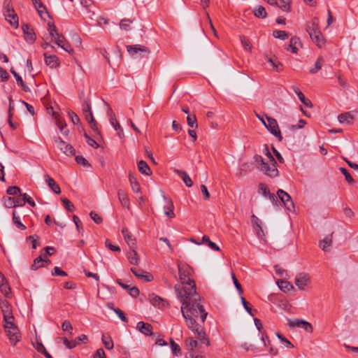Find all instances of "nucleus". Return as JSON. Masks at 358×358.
I'll return each instance as SVG.
<instances>
[{
    "label": "nucleus",
    "mask_w": 358,
    "mask_h": 358,
    "mask_svg": "<svg viewBox=\"0 0 358 358\" xmlns=\"http://www.w3.org/2000/svg\"><path fill=\"white\" fill-rule=\"evenodd\" d=\"M45 181L48 185V187L57 194L61 192V189L59 186L57 184L55 180L50 178L48 175L45 176Z\"/></svg>",
    "instance_id": "nucleus-25"
},
{
    "label": "nucleus",
    "mask_w": 358,
    "mask_h": 358,
    "mask_svg": "<svg viewBox=\"0 0 358 358\" xmlns=\"http://www.w3.org/2000/svg\"><path fill=\"white\" fill-rule=\"evenodd\" d=\"M136 329L143 334L145 336H150L152 334V327L149 323L143 322H139L137 323Z\"/></svg>",
    "instance_id": "nucleus-17"
},
{
    "label": "nucleus",
    "mask_w": 358,
    "mask_h": 358,
    "mask_svg": "<svg viewBox=\"0 0 358 358\" xmlns=\"http://www.w3.org/2000/svg\"><path fill=\"white\" fill-rule=\"evenodd\" d=\"M175 172L181 176L182 180H183L184 183L189 187H192L193 185V182L190 177L188 176V174L184 171L180 170H176Z\"/></svg>",
    "instance_id": "nucleus-33"
},
{
    "label": "nucleus",
    "mask_w": 358,
    "mask_h": 358,
    "mask_svg": "<svg viewBox=\"0 0 358 358\" xmlns=\"http://www.w3.org/2000/svg\"><path fill=\"white\" fill-rule=\"evenodd\" d=\"M258 192L265 197H268L271 194L264 183H259Z\"/></svg>",
    "instance_id": "nucleus-46"
},
{
    "label": "nucleus",
    "mask_w": 358,
    "mask_h": 358,
    "mask_svg": "<svg viewBox=\"0 0 358 358\" xmlns=\"http://www.w3.org/2000/svg\"><path fill=\"white\" fill-rule=\"evenodd\" d=\"M62 340L64 344L68 349L74 348L78 345V341L76 340L69 341L66 338H63Z\"/></svg>",
    "instance_id": "nucleus-54"
},
{
    "label": "nucleus",
    "mask_w": 358,
    "mask_h": 358,
    "mask_svg": "<svg viewBox=\"0 0 358 358\" xmlns=\"http://www.w3.org/2000/svg\"><path fill=\"white\" fill-rule=\"evenodd\" d=\"M13 224L17 227L20 230H25L26 227L24 225L21 221L19 216L17 215V213L15 210L13 212Z\"/></svg>",
    "instance_id": "nucleus-37"
},
{
    "label": "nucleus",
    "mask_w": 358,
    "mask_h": 358,
    "mask_svg": "<svg viewBox=\"0 0 358 358\" xmlns=\"http://www.w3.org/2000/svg\"><path fill=\"white\" fill-rule=\"evenodd\" d=\"M27 239L31 241L32 248L34 249H36L38 247V241L39 238L37 235L29 236V237H27Z\"/></svg>",
    "instance_id": "nucleus-62"
},
{
    "label": "nucleus",
    "mask_w": 358,
    "mask_h": 358,
    "mask_svg": "<svg viewBox=\"0 0 358 358\" xmlns=\"http://www.w3.org/2000/svg\"><path fill=\"white\" fill-rule=\"evenodd\" d=\"M127 50L134 58H148L150 50L145 46L141 45H127Z\"/></svg>",
    "instance_id": "nucleus-2"
},
{
    "label": "nucleus",
    "mask_w": 358,
    "mask_h": 358,
    "mask_svg": "<svg viewBox=\"0 0 358 358\" xmlns=\"http://www.w3.org/2000/svg\"><path fill=\"white\" fill-rule=\"evenodd\" d=\"M105 245L112 251L114 252H120V248L117 245H113L108 239H106L105 241Z\"/></svg>",
    "instance_id": "nucleus-61"
},
{
    "label": "nucleus",
    "mask_w": 358,
    "mask_h": 358,
    "mask_svg": "<svg viewBox=\"0 0 358 358\" xmlns=\"http://www.w3.org/2000/svg\"><path fill=\"white\" fill-rule=\"evenodd\" d=\"M302 46L301 40L297 36H293L289 41V47L287 48V50H291L293 53H296L299 48Z\"/></svg>",
    "instance_id": "nucleus-22"
},
{
    "label": "nucleus",
    "mask_w": 358,
    "mask_h": 358,
    "mask_svg": "<svg viewBox=\"0 0 358 358\" xmlns=\"http://www.w3.org/2000/svg\"><path fill=\"white\" fill-rule=\"evenodd\" d=\"M0 291L6 297H9L11 289L7 281L0 285Z\"/></svg>",
    "instance_id": "nucleus-41"
},
{
    "label": "nucleus",
    "mask_w": 358,
    "mask_h": 358,
    "mask_svg": "<svg viewBox=\"0 0 358 358\" xmlns=\"http://www.w3.org/2000/svg\"><path fill=\"white\" fill-rule=\"evenodd\" d=\"M90 216L96 224H100L103 221L102 217L94 211H91Z\"/></svg>",
    "instance_id": "nucleus-56"
},
{
    "label": "nucleus",
    "mask_w": 358,
    "mask_h": 358,
    "mask_svg": "<svg viewBox=\"0 0 358 358\" xmlns=\"http://www.w3.org/2000/svg\"><path fill=\"white\" fill-rule=\"evenodd\" d=\"M187 124L192 128H197L198 124L195 115H188L187 117Z\"/></svg>",
    "instance_id": "nucleus-48"
},
{
    "label": "nucleus",
    "mask_w": 358,
    "mask_h": 358,
    "mask_svg": "<svg viewBox=\"0 0 358 358\" xmlns=\"http://www.w3.org/2000/svg\"><path fill=\"white\" fill-rule=\"evenodd\" d=\"M138 169L139 171L143 174H145L146 176L152 175V171L150 168L149 167L148 164L143 160H141L138 162Z\"/></svg>",
    "instance_id": "nucleus-28"
},
{
    "label": "nucleus",
    "mask_w": 358,
    "mask_h": 358,
    "mask_svg": "<svg viewBox=\"0 0 358 358\" xmlns=\"http://www.w3.org/2000/svg\"><path fill=\"white\" fill-rule=\"evenodd\" d=\"M43 262L50 263V261L49 259H44L41 256L38 257L34 261V263L31 266V268L33 271H36L38 268L42 267L43 266Z\"/></svg>",
    "instance_id": "nucleus-35"
},
{
    "label": "nucleus",
    "mask_w": 358,
    "mask_h": 358,
    "mask_svg": "<svg viewBox=\"0 0 358 358\" xmlns=\"http://www.w3.org/2000/svg\"><path fill=\"white\" fill-rule=\"evenodd\" d=\"M55 43L69 54L73 53V49L63 34H60L54 40Z\"/></svg>",
    "instance_id": "nucleus-11"
},
{
    "label": "nucleus",
    "mask_w": 358,
    "mask_h": 358,
    "mask_svg": "<svg viewBox=\"0 0 358 358\" xmlns=\"http://www.w3.org/2000/svg\"><path fill=\"white\" fill-rule=\"evenodd\" d=\"M127 258L131 264L137 265L138 264V255L136 251L133 248H130V250L127 252Z\"/></svg>",
    "instance_id": "nucleus-29"
},
{
    "label": "nucleus",
    "mask_w": 358,
    "mask_h": 358,
    "mask_svg": "<svg viewBox=\"0 0 358 358\" xmlns=\"http://www.w3.org/2000/svg\"><path fill=\"white\" fill-rule=\"evenodd\" d=\"M266 120L268 121V127L267 129L275 136L279 141L282 140V136L281 135L278 122L275 119L266 116Z\"/></svg>",
    "instance_id": "nucleus-6"
},
{
    "label": "nucleus",
    "mask_w": 358,
    "mask_h": 358,
    "mask_svg": "<svg viewBox=\"0 0 358 358\" xmlns=\"http://www.w3.org/2000/svg\"><path fill=\"white\" fill-rule=\"evenodd\" d=\"M0 307L3 313L4 322L14 320L12 307L8 301L1 300Z\"/></svg>",
    "instance_id": "nucleus-8"
},
{
    "label": "nucleus",
    "mask_w": 358,
    "mask_h": 358,
    "mask_svg": "<svg viewBox=\"0 0 358 358\" xmlns=\"http://www.w3.org/2000/svg\"><path fill=\"white\" fill-rule=\"evenodd\" d=\"M57 147L64 154L68 156H73L76 154V150L73 147L64 141L60 137H58L55 140Z\"/></svg>",
    "instance_id": "nucleus-5"
},
{
    "label": "nucleus",
    "mask_w": 358,
    "mask_h": 358,
    "mask_svg": "<svg viewBox=\"0 0 358 358\" xmlns=\"http://www.w3.org/2000/svg\"><path fill=\"white\" fill-rule=\"evenodd\" d=\"M76 161L78 164H80L85 167H90V164L87 162V160L84 158L83 156H76Z\"/></svg>",
    "instance_id": "nucleus-57"
},
{
    "label": "nucleus",
    "mask_w": 358,
    "mask_h": 358,
    "mask_svg": "<svg viewBox=\"0 0 358 358\" xmlns=\"http://www.w3.org/2000/svg\"><path fill=\"white\" fill-rule=\"evenodd\" d=\"M84 136L86 138V141L89 145L94 148H99V145L97 142L92 138L87 133L84 134Z\"/></svg>",
    "instance_id": "nucleus-55"
},
{
    "label": "nucleus",
    "mask_w": 358,
    "mask_h": 358,
    "mask_svg": "<svg viewBox=\"0 0 358 358\" xmlns=\"http://www.w3.org/2000/svg\"><path fill=\"white\" fill-rule=\"evenodd\" d=\"M134 22V20L122 19L120 22V27L124 30H129L130 24Z\"/></svg>",
    "instance_id": "nucleus-50"
},
{
    "label": "nucleus",
    "mask_w": 358,
    "mask_h": 358,
    "mask_svg": "<svg viewBox=\"0 0 358 358\" xmlns=\"http://www.w3.org/2000/svg\"><path fill=\"white\" fill-rule=\"evenodd\" d=\"M306 30L308 34L315 31H320V28L319 26V19L317 17H314L311 21L308 22L306 23Z\"/></svg>",
    "instance_id": "nucleus-20"
},
{
    "label": "nucleus",
    "mask_w": 358,
    "mask_h": 358,
    "mask_svg": "<svg viewBox=\"0 0 358 358\" xmlns=\"http://www.w3.org/2000/svg\"><path fill=\"white\" fill-rule=\"evenodd\" d=\"M280 4L278 5V7L283 11L289 12L290 10L291 0H280Z\"/></svg>",
    "instance_id": "nucleus-51"
},
{
    "label": "nucleus",
    "mask_w": 358,
    "mask_h": 358,
    "mask_svg": "<svg viewBox=\"0 0 358 358\" xmlns=\"http://www.w3.org/2000/svg\"><path fill=\"white\" fill-rule=\"evenodd\" d=\"M101 339L106 349L112 350L113 348V342L110 336H106L105 335H103Z\"/></svg>",
    "instance_id": "nucleus-45"
},
{
    "label": "nucleus",
    "mask_w": 358,
    "mask_h": 358,
    "mask_svg": "<svg viewBox=\"0 0 358 358\" xmlns=\"http://www.w3.org/2000/svg\"><path fill=\"white\" fill-rule=\"evenodd\" d=\"M22 29L24 34V38L27 41H29L31 43H34L36 36V34L31 27L27 24H24L22 25Z\"/></svg>",
    "instance_id": "nucleus-14"
},
{
    "label": "nucleus",
    "mask_w": 358,
    "mask_h": 358,
    "mask_svg": "<svg viewBox=\"0 0 358 358\" xmlns=\"http://www.w3.org/2000/svg\"><path fill=\"white\" fill-rule=\"evenodd\" d=\"M61 201L63 203V205H64V208L68 211L73 212L75 210L74 205L68 199H66V198H62Z\"/></svg>",
    "instance_id": "nucleus-47"
},
{
    "label": "nucleus",
    "mask_w": 358,
    "mask_h": 358,
    "mask_svg": "<svg viewBox=\"0 0 358 358\" xmlns=\"http://www.w3.org/2000/svg\"><path fill=\"white\" fill-rule=\"evenodd\" d=\"M45 62L47 66L51 69L57 68L59 65V58L56 55H48V53H44Z\"/></svg>",
    "instance_id": "nucleus-19"
},
{
    "label": "nucleus",
    "mask_w": 358,
    "mask_h": 358,
    "mask_svg": "<svg viewBox=\"0 0 358 358\" xmlns=\"http://www.w3.org/2000/svg\"><path fill=\"white\" fill-rule=\"evenodd\" d=\"M4 329L12 345H15L19 341V331L13 320L5 322Z\"/></svg>",
    "instance_id": "nucleus-3"
},
{
    "label": "nucleus",
    "mask_w": 358,
    "mask_h": 358,
    "mask_svg": "<svg viewBox=\"0 0 358 358\" xmlns=\"http://www.w3.org/2000/svg\"><path fill=\"white\" fill-rule=\"evenodd\" d=\"M34 5L41 17H43L42 15L43 12L48 13L45 6L43 5L41 1H38V3Z\"/></svg>",
    "instance_id": "nucleus-52"
},
{
    "label": "nucleus",
    "mask_w": 358,
    "mask_h": 358,
    "mask_svg": "<svg viewBox=\"0 0 358 358\" xmlns=\"http://www.w3.org/2000/svg\"><path fill=\"white\" fill-rule=\"evenodd\" d=\"M275 164V162H271V164H268L266 162L265 165H263L262 166H258V168L264 174L272 178L277 176L278 174V171Z\"/></svg>",
    "instance_id": "nucleus-9"
},
{
    "label": "nucleus",
    "mask_w": 358,
    "mask_h": 358,
    "mask_svg": "<svg viewBox=\"0 0 358 358\" xmlns=\"http://www.w3.org/2000/svg\"><path fill=\"white\" fill-rule=\"evenodd\" d=\"M338 120L341 124L350 125L353 123L354 116L350 112H346L340 114L338 117Z\"/></svg>",
    "instance_id": "nucleus-23"
},
{
    "label": "nucleus",
    "mask_w": 358,
    "mask_h": 358,
    "mask_svg": "<svg viewBox=\"0 0 358 358\" xmlns=\"http://www.w3.org/2000/svg\"><path fill=\"white\" fill-rule=\"evenodd\" d=\"M129 180L131 184V189L134 192L138 193L141 192L140 185L137 181V179L131 173L129 175Z\"/></svg>",
    "instance_id": "nucleus-36"
},
{
    "label": "nucleus",
    "mask_w": 358,
    "mask_h": 358,
    "mask_svg": "<svg viewBox=\"0 0 358 358\" xmlns=\"http://www.w3.org/2000/svg\"><path fill=\"white\" fill-rule=\"evenodd\" d=\"M277 285L280 289L284 292L294 289V286L289 282L285 280H278L277 281Z\"/></svg>",
    "instance_id": "nucleus-32"
},
{
    "label": "nucleus",
    "mask_w": 358,
    "mask_h": 358,
    "mask_svg": "<svg viewBox=\"0 0 358 358\" xmlns=\"http://www.w3.org/2000/svg\"><path fill=\"white\" fill-rule=\"evenodd\" d=\"M69 116L71 122L74 124H78L80 123V118L78 117V116L74 112L69 111Z\"/></svg>",
    "instance_id": "nucleus-63"
},
{
    "label": "nucleus",
    "mask_w": 358,
    "mask_h": 358,
    "mask_svg": "<svg viewBox=\"0 0 358 358\" xmlns=\"http://www.w3.org/2000/svg\"><path fill=\"white\" fill-rule=\"evenodd\" d=\"M170 344L172 353L176 356H179L181 355V349L180 347L172 339H170Z\"/></svg>",
    "instance_id": "nucleus-40"
},
{
    "label": "nucleus",
    "mask_w": 358,
    "mask_h": 358,
    "mask_svg": "<svg viewBox=\"0 0 358 358\" xmlns=\"http://www.w3.org/2000/svg\"><path fill=\"white\" fill-rule=\"evenodd\" d=\"M122 233L127 243L130 246L131 248H133V246L136 244V238L134 237L131 233H130L126 228H123L122 229Z\"/></svg>",
    "instance_id": "nucleus-24"
},
{
    "label": "nucleus",
    "mask_w": 358,
    "mask_h": 358,
    "mask_svg": "<svg viewBox=\"0 0 358 358\" xmlns=\"http://www.w3.org/2000/svg\"><path fill=\"white\" fill-rule=\"evenodd\" d=\"M310 38L312 41L318 46L319 48H322L324 43L325 41L323 37L322 34L321 33L320 30L317 31L313 32L309 34Z\"/></svg>",
    "instance_id": "nucleus-18"
},
{
    "label": "nucleus",
    "mask_w": 358,
    "mask_h": 358,
    "mask_svg": "<svg viewBox=\"0 0 358 358\" xmlns=\"http://www.w3.org/2000/svg\"><path fill=\"white\" fill-rule=\"evenodd\" d=\"M273 36L275 38H279L280 40H286L289 38V34L285 31L281 30H275L273 31Z\"/></svg>",
    "instance_id": "nucleus-39"
},
{
    "label": "nucleus",
    "mask_w": 358,
    "mask_h": 358,
    "mask_svg": "<svg viewBox=\"0 0 358 358\" xmlns=\"http://www.w3.org/2000/svg\"><path fill=\"white\" fill-rule=\"evenodd\" d=\"M293 90L294 92L297 94L299 99L300 101L306 106L308 107H313V104L308 99H306L303 94L300 91V90L298 87H293Z\"/></svg>",
    "instance_id": "nucleus-30"
},
{
    "label": "nucleus",
    "mask_w": 358,
    "mask_h": 358,
    "mask_svg": "<svg viewBox=\"0 0 358 358\" xmlns=\"http://www.w3.org/2000/svg\"><path fill=\"white\" fill-rule=\"evenodd\" d=\"M255 15L258 18H265L267 15L265 8L262 6H258L254 11Z\"/></svg>",
    "instance_id": "nucleus-43"
},
{
    "label": "nucleus",
    "mask_w": 358,
    "mask_h": 358,
    "mask_svg": "<svg viewBox=\"0 0 358 358\" xmlns=\"http://www.w3.org/2000/svg\"><path fill=\"white\" fill-rule=\"evenodd\" d=\"M241 300L242 302V304L245 308V310L252 316L254 315V314L252 313V308L250 307V303L245 300V299L243 296H241Z\"/></svg>",
    "instance_id": "nucleus-59"
},
{
    "label": "nucleus",
    "mask_w": 358,
    "mask_h": 358,
    "mask_svg": "<svg viewBox=\"0 0 358 358\" xmlns=\"http://www.w3.org/2000/svg\"><path fill=\"white\" fill-rule=\"evenodd\" d=\"M148 299L153 306L158 308H163L167 304L164 299L153 293L148 295Z\"/></svg>",
    "instance_id": "nucleus-16"
},
{
    "label": "nucleus",
    "mask_w": 358,
    "mask_h": 358,
    "mask_svg": "<svg viewBox=\"0 0 358 358\" xmlns=\"http://www.w3.org/2000/svg\"><path fill=\"white\" fill-rule=\"evenodd\" d=\"M179 278L181 284L176 285L175 290L182 303L181 313L186 325L195 336L187 337L185 341L188 351L186 357L203 358V355L197 350L201 349L203 345L209 346L210 343L203 327L196 321V319L199 318L201 322L203 323L208 313L201 303V298L196 292L194 281L180 267Z\"/></svg>",
    "instance_id": "nucleus-1"
},
{
    "label": "nucleus",
    "mask_w": 358,
    "mask_h": 358,
    "mask_svg": "<svg viewBox=\"0 0 358 358\" xmlns=\"http://www.w3.org/2000/svg\"><path fill=\"white\" fill-rule=\"evenodd\" d=\"M48 31L52 40H55L56 37L59 36L61 34L58 32V30L52 22H48Z\"/></svg>",
    "instance_id": "nucleus-34"
},
{
    "label": "nucleus",
    "mask_w": 358,
    "mask_h": 358,
    "mask_svg": "<svg viewBox=\"0 0 358 358\" xmlns=\"http://www.w3.org/2000/svg\"><path fill=\"white\" fill-rule=\"evenodd\" d=\"M339 170L344 175L345 179L348 184H352L355 182L353 178L345 168L341 167Z\"/></svg>",
    "instance_id": "nucleus-49"
},
{
    "label": "nucleus",
    "mask_w": 358,
    "mask_h": 358,
    "mask_svg": "<svg viewBox=\"0 0 358 358\" xmlns=\"http://www.w3.org/2000/svg\"><path fill=\"white\" fill-rule=\"evenodd\" d=\"M310 276L304 273H299L295 278V285L301 290H304L307 285L310 283Z\"/></svg>",
    "instance_id": "nucleus-10"
},
{
    "label": "nucleus",
    "mask_w": 358,
    "mask_h": 358,
    "mask_svg": "<svg viewBox=\"0 0 358 358\" xmlns=\"http://www.w3.org/2000/svg\"><path fill=\"white\" fill-rule=\"evenodd\" d=\"M117 197L122 207L129 209L130 202L127 194L123 189L117 191Z\"/></svg>",
    "instance_id": "nucleus-21"
},
{
    "label": "nucleus",
    "mask_w": 358,
    "mask_h": 358,
    "mask_svg": "<svg viewBox=\"0 0 358 358\" xmlns=\"http://www.w3.org/2000/svg\"><path fill=\"white\" fill-rule=\"evenodd\" d=\"M3 6L5 9L4 14H9L15 11L11 4L10 0H4Z\"/></svg>",
    "instance_id": "nucleus-53"
},
{
    "label": "nucleus",
    "mask_w": 358,
    "mask_h": 358,
    "mask_svg": "<svg viewBox=\"0 0 358 358\" xmlns=\"http://www.w3.org/2000/svg\"><path fill=\"white\" fill-rule=\"evenodd\" d=\"M277 195L288 210L292 211L294 208V202L289 194L280 189L277 191Z\"/></svg>",
    "instance_id": "nucleus-7"
},
{
    "label": "nucleus",
    "mask_w": 358,
    "mask_h": 358,
    "mask_svg": "<svg viewBox=\"0 0 358 358\" xmlns=\"http://www.w3.org/2000/svg\"><path fill=\"white\" fill-rule=\"evenodd\" d=\"M131 271L136 278L145 282H151L154 279L153 275L151 273L141 268H131Z\"/></svg>",
    "instance_id": "nucleus-12"
},
{
    "label": "nucleus",
    "mask_w": 358,
    "mask_h": 358,
    "mask_svg": "<svg viewBox=\"0 0 358 358\" xmlns=\"http://www.w3.org/2000/svg\"><path fill=\"white\" fill-rule=\"evenodd\" d=\"M332 234H330L326 237H324L320 242V247L322 248V250L324 252H327L329 250V247L331 245L332 243Z\"/></svg>",
    "instance_id": "nucleus-26"
},
{
    "label": "nucleus",
    "mask_w": 358,
    "mask_h": 358,
    "mask_svg": "<svg viewBox=\"0 0 358 358\" xmlns=\"http://www.w3.org/2000/svg\"><path fill=\"white\" fill-rule=\"evenodd\" d=\"M323 64H324V59L321 57H319L317 59V61L315 62V66L310 69V73H317L319 70L321 69Z\"/></svg>",
    "instance_id": "nucleus-42"
},
{
    "label": "nucleus",
    "mask_w": 358,
    "mask_h": 358,
    "mask_svg": "<svg viewBox=\"0 0 358 358\" xmlns=\"http://www.w3.org/2000/svg\"><path fill=\"white\" fill-rule=\"evenodd\" d=\"M10 73L15 77L17 85L20 86L24 92L30 91V89L24 84L22 77L13 69H10Z\"/></svg>",
    "instance_id": "nucleus-27"
},
{
    "label": "nucleus",
    "mask_w": 358,
    "mask_h": 358,
    "mask_svg": "<svg viewBox=\"0 0 358 358\" xmlns=\"http://www.w3.org/2000/svg\"><path fill=\"white\" fill-rule=\"evenodd\" d=\"M83 113L85 115V120L91 125L92 129L96 132H98L96 122L94 118L92 112L91 110L90 104L87 101H85L83 105Z\"/></svg>",
    "instance_id": "nucleus-4"
},
{
    "label": "nucleus",
    "mask_w": 358,
    "mask_h": 358,
    "mask_svg": "<svg viewBox=\"0 0 358 358\" xmlns=\"http://www.w3.org/2000/svg\"><path fill=\"white\" fill-rule=\"evenodd\" d=\"M108 115H109V120L110 124L113 125L114 129L117 131V135L120 138H123L124 136L123 129L121 127L119 122L116 120L115 114L113 113V111L110 109L108 111Z\"/></svg>",
    "instance_id": "nucleus-15"
},
{
    "label": "nucleus",
    "mask_w": 358,
    "mask_h": 358,
    "mask_svg": "<svg viewBox=\"0 0 358 358\" xmlns=\"http://www.w3.org/2000/svg\"><path fill=\"white\" fill-rule=\"evenodd\" d=\"M62 329L63 331H69L72 334L73 327L69 321L65 320L62 324Z\"/></svg>",
    "instance_id": "nucleus-58"
},
{
    "label": "nucleus",
    "mask_w": 358,
    "mask_h": 358,
    "mask_svg": "<svg viewBox=\"0 0 358 358\" xmlns=\"http://www.w3.org/2000/svg\"><path fill=\"white\" fill-rule=\"evenodd\" d=\"M6 192L10 195H17L20 194V188L17 186H12L7 189Z\"/></svg>",
    "instance_id": "nucleus-60"
},
{
    "label": "nucleus",
    "mask_w": 358,
    "mask_h": 358,
    "mask_svg": "<svg viewBox=\"0 0 358 358\" xmlns=\"http://www.w3.org/2000/svg\"><path fill=\"white\" fill-rule=\"evenodd\" d=\"M4 16L6 17V20L8 21L12 26H13L15 28L18 27V17L17 14L15 13V11L9 14H4Z\"/></svg>",
    "instance_id": "nucleus-31"
},
{
    "label": "nucleus",
    "mask_w": 358,
    "mask_h": 358,
    "mask_svg": "<svg viewBox=\"0 0 358 358\" xmlns=\"http://www.w3.org/2000/svg\"><path fill=\"white\" fill-rule=\"evenodd\" d=\"M2 201L6 208H11L15 207L14 198L13 197L4 196Z\"/></svg>",
    "instance_id": "nucleus-44"
},
{
    "label": "nucleus",
    "mask_w": 358,
    "mask_h": 358,
    "mask_svg": "<svg viewBox=\"0 0 358 358\" xmlns=\"http://www.w3.org/2000/svg\"><path fill=\"white\" fill-rule=\"evenodd\" d=\"M300 323H301V327H300L303 328L306 331L312 332V331H313V326L311 325L310 323H309L307 321L303 320H302V321Z\"/></svg>",
    "instance_id": "nucleus-64"
},
{
    "label": "nucleus",
    "mask_w": 358,
    "mask_h": 358,
    "mask_svg": "<svg viewBox=\"0 0 358 358\" xmlns=\"http://www.w3.org/2000/svg\"><path fill=\"white\" fill-rule=\"evenodd\" d=\"M201 243L208 245L213 250H220V248L215 243L212 242L208 236H203Z\"/></svg>",
    "instance_id": "nucleus-38"
},
{
    "label": "nucleus",
    "mask_w": 358,
    "mask_h": 358,
    "mask_svg": "<svg viewBox=\"0 0 358 358\" xmlns=\"http://www.w3.org/2000/svg\"><path fill=\"white\" fill-rule=\"evenodd\" d=\"M162 198L166 203V205L164 206V214L169 218H173L175 217V213H174V205L173 201L168 199L164 194H162Z\"/></svg>",
    "instance_id": "nucleus-13"
}]
</instances>
